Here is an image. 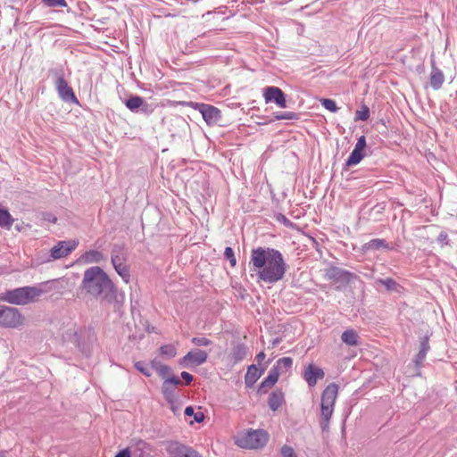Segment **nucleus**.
<instances>
[{
    "label": "nucleus",
    "instance_id": "f257e3e1",
    "mask_svg": "<svg viewBox=\"0 0 457 457\" xmlns=\"http://www.w3.org/2000/svg\"><path fill=\"white\" fill-rule=\"evenodd\" d=\"M250 270L257 280L275 284L281 280L287 271V263L282 253L270 247H257L251 251Z\"/></svg>",
    "mask_w": 457,
    "mask_h": 457
},
{
    "label": "nucleus",
    "instance_id": "f03ea898",
    "mask_svg": "<svg viewBox=\"0 0 457 457\" xmlns=\"http://www.w3.org/2000/svg\"><path fill=\"white\" fill-rule=\"evenodd\" d=\"M80 288L94 298L110 301L115 295V287L108 275L98 266L84 271Z\"/></svg>",
    "mask_w": 457,
    "mask_h": 457
},
{
    "label": "nucleus",
    "instance_id": "7ed1b4c3",
    "mask_svg": "<svg viewBox=\"0 0 457 457\" xmlns=\"http://www.w3.org/2000/svg\"><path fill=\"white\" fill-rule=\"evenodd\" d=\"M42 294L43 290L38 287H22L2 293L0 299L12 304L25 305L36 301Z\"/></svg>",
    "mask_w": 457,
    "mask_h": 457
},
{
    "label": "nucleus",
    "instance_id": "20e7f679",
    "mask_svg": "<svg viewBox=\"0 0 457 457\" xmlns=\"http://www.w3.org/2000/svg\"><path fill=\"white\" fill-rule=\"evenodd\" d=\"M269 441V434L262 429H248L237 434L235 444L241 448L260 449Z\"/></svg>",
    "mask_w": 457,
    "mask_h": 457
},
{
    "label": "nucleus",
    "instance_id": "39448f33",
    "mask_svg": "<svg viewBox=\"0 0 457 457\" xmlns=\"http://www.w3.org/2000/svg\"><path fill=\"white\" fill-rule=\"evenodd\" d=\"M338 395V386L335 383L329 384L322 392L320 399V416L322 418V428L328 426V422L334 411V406Z\"/></svg>",
    "mask_w": 457,
    "mask_h": 457
},
{
    "label": "nucleus",
    "instance_id": "423d86ee",
    "mask_svg": "<svg viewBox=\"0 0 457 457\" xmlns=\"http://www.w3.org/2000/svg\"><path fill=\"white\" fill-rule=\"evenodd\" d=\"M24 324V317L13 307L0 306V326L19 328Z\"/></svg>",
    "mask_w": 457,
    "mask_h": 457
},
{
    "label": "nucleus",
    "instance_id": "0eeeda50",
    "mask_svg": "<svg viewBox=\"0 0 457 457\" xmlns=\"http://www.w3.org/2000/svg\"><path fill=\"white\" fill-rule=\"evenodd\" d=\"M79 245L78 240L60 241L54 245L50 255L53 260L61 259L69 255Z\"/></svg>",
    "mask_w": 457,
    "mask_h": 457
},
{
    "label": "nucleus",
    "instance_id": "6e6552de",
    "mask_svg": "<svg viewBox=\"0 0 457 457\" xmlns=\"http://www.w3.org/2000/svg\"><path fill=\"white\" fill-rule=\"evenodd\" d=\"M195 109L202 114L208 125L218 123L220 120V112L218 108L205 104H195Z\"/></svg>",
    "mask_w": 457,
    "mask_h": 457
},
{
    "label": "nucleus",
    "instance_id": "1a4fd4ad",
    "mask_svg": "<svg viewBox=\"0 0 457 457\" xmlns=\"http://www.w3.org/2000/svg\"><path fill=\"white\" fill-rule=\"evenodd\" d=\"M54 85L62 100L65 102L78 103L72 88L68 85L67 81L62 75H57Z\"/></svg>",
    "mask_w": 457,
    "mask_h": 457
},
{
    "label": "nucleus",
    "instance_id": "9d476101",
    "mask_svg": "<svg viewBox=\"0 0 457 457\" xmlns=\"http://www.w3.org/2000/svg\"><path fill=\"white\" fill-rule=\"evenodd\" d=\"M263 97L266 103L274 102L280 108L287 107V101L283 91L277 87H268L264 89Z\"/></svg>",
    "mask_w": 457,
    "mask_h": 457
},
{
    "label": "nucleus",
    "instance_id": "9b49d317",
    "mask_svg": "<svg viewBox=\"0 0 457 457\" xmlns=\"http://www.w3.org/2000/svg\"><path fill=\"white\" fill-rule=\"evenodd\" d=\"M167 451L170 454V457H202L191 447L186 446L177 442L170 444Z\"/></svg>",
    "mask_w": 457,
    "mask_h": 457
},
{
    "label": "nucleus",
    "instance_id": "f8f14e48",
    "mask_svg": "<svg viewBox=\"0 0 457 457\" xmlns=\"http://www.w3.org/2000/svg\"><path fill=\"white\" fill-rule=\"evenodd\" d=\"M303 376L309 386H314L319 379L324 378L325 373L322 369L311 363L305 367Z\"/></svg>",
    "mask_w": 457,
    "mask_h": 457
},
{
    "label": "nucleus",
    "instance_id": "ddd939ff",
    "mask_svg": "<svg viewBox=\"0 0 457 457\" xmlns=\"http://www.w3.org/2000/svg\"><path fill=\"white\" fill-rule=\"evenodd\" d=\"M207 353L195 349L188 352L182 359L183 365L200 366L204 363L207 360Z\"/></svg>",
    "mask_w": 457,
    "mask_h": 457
},
{
    "label": "nucleus",
    "instance_id": "4468645a",
    "mask_svg": "<svg viewBox=\"0 0 457 457\" xmlns=\"http://www.w3.org/2000/svg\"><path fill=\"white\" fill-rule=\"evenodd\" d=\"M131 457H151L149 448L144 441H137L136 444L128 447Z\"/></svg>",
    "mask_w": 457,
    "mask_h": 457
},
{
    "label": "nucleus",
    "instance_id": "2eb2a0df",
    "mask_svg": "<svg viewBox=\"0 0 457 457\" xmlns=\"http://www.w3.org/2000/svg\"><path fill=\"white\" fill-rule=\"evenodd\" d=\"M445 81L443 72L435 66V62H432V71L430 73V86L435 89H439Z\"/></svg>",
    "mask_w": 457,
    "mask_h": 457
},
{
    "label": "nucleus",
    "instance_id": "dca6fc26",
    "mask_svg": "<svg viewBox=\"0 0 457 457\" xmlns=\"http://www.w3.org/2000/svg\"><path fill=\"white\" fill-rule=\"evenodd\" d=\"M126 106L131 112H137L139 108L142 109L144 112H148V104L145 103L144 99L140 96H132L126 101Z\"/></svg>",
    "mask_w": 457,
    "mask_h": 457
},
{
    "label": "nucleus",
    "instance_id": "f3484780",
    "mask_svg": "<svg viewBox=\"0 0 457 457\" xmlns=\"http://www.w3.org/2000/svg\"><path fill=\"white\" fill-rule=\"evenodd\" d=\"M349 273L336 267H331L326 270V277L328 279L333 280H345L347 279Z\"/></svg>",
    "mask_w": 457,
    "mask_h": 457
},
{
    "label": "nucleus",
    "instance_id": "a211bd4d",
    "mask_svg": "<svg viewBox=\"0 0 457 457\" xmlns=\"http://www.w3.org/2000/svg\"><path fill=\"white\" fill-rule=\"evenodd\" d=\"M261 371L255 365H251L245 377V382L247 386H252L260 378Z\"/></svg>",
    "mask_w": 457,
    "mask_h": 457
},
{
    "label": "nucleus",
    "instance_id": "6ab92c4d",
    "mask_svg": "<svg viewBox=\"0 0 457 457\" xmlns=\"http://www.w3.org/2000/svg\"><path fill=\"white\" fill-rule=\"evenodd\" d=\"M342 341L350 346H355L359 344V337L355 330L346 329L341 336Z\"/></svg>",
    "mask_w": 457,
    "mask_h": 457
},
{
    "label": "nucleus",
    "instance_id": "aec40b11",
    "mask_svg": "<svg viewBox=\"0 0 457 457\" xmlns=\"http://www.w3.org/2000/svg\"><path fill=\"white\" fill-rule=\"evenodd\" d=\"M279 371L278 370V368H272L268 377L262 381V383L260 386V391L262 390L265 387H271L275 383L278 381L279 377Z\"/></svg>",
    "mask_w": 457,
    "mask_h": 457
},
{
    "label": "nucleus",
    "instance_id": "412c9836",
    "mask_svg": "<svg viewBox=\"0 0 457 457\" xmlns=\"http://www.w3.org/2000/svg\"><path fill=\"white\" fill-rule=\"evenodd\" d=\"M111 260L113 266L125 263L126 253L124 249L120 246H115L112 252Z\"/></svg>",
    "mask_w": 457,
    "mask_h": 457
},
{
    "label": "nucleus",
    "instance_id": "4be33fe9",
    "mask_svg": "<svg viewBox=\"0 0 457 457\" xmlns=\"http://www.w3.org/2000/svg\"><path fill=\"white\" fill-rule=\"evenodd\" d=\"M284 401V395L281 392H273L269 397V406L272 411H277Z\"/></svg>",
    "mask_w": 457,
    "mask_h": 457
},
{
    "label": "nucleus",
    "instance_id": "5701e85b",
    "mask_svg": "<svg viewBox=\"0 0 457 457\" xmlns=\"http://www.w3.org/2000/svg\"><path fill=\"white\" fill-rule=\"evenodd\" d=\"M104 258V254L96 250L88 251L82 256L83 261L87 263L100 262Z\"/></svg>",
    "mask_w": 457,
    "mask_h": 457
},
{
    "label": "nucleus",
    "instance_id": "b1692460",
    "mask_svg": "<svg viewBox=\"0 0 457 457\" xmlns=\"http://www.w3.org/2000/svg\"><path fill=\"white\" fill-rule=\"evenodd\" d=\"M247 355V349L244 345H237L232 351V359L234 362H238L244 360Z\"/></svg>",
    "mask_w": 457,
    "mask_h": 457
},
{
    "label": "nucleus",
    "instance_id": "393cba45",
    "mask_svg": "<svg viewBox=\"0 0 457 457\" xmlns=\"http://www.w3.org/2000/svg\"><path fill=\"white\" fill-rule=\"evenodd\" d=\"M364 157V154L362 151L354 149L352 151L351 154L349 155L346 164L347 166H353L358 164L362 158Z\"/></svg>",
    "mask_w": 457,
    "mask_h": 457
},
{
    "label": "nucleus",
    "instance_id": "a878e982",
    "mask_svg": "<svg viewBox=\"0 0 457 457\" xmlns=\"http://www.w3.org/2000/svg\"><path fill=\"white\" fill-rule=\"evenodd\" d=\"M13 222L9 212L5 209H0V226L3 228H10Z\"/></svg>",
    "mask_w": 457,
    "mask_h": 457
},
{
    "label": "nucleus",
    "instance_id": "bb28decb",
    "mask_svg": "<svg viewBox=\"0 0 457 457\" xmlns=\"http://www.w3.org/2000/svg\"><path fill=\"white\" fill-rule=\"evenodd\" d=\"M293 360L290 357H283L280 358L274 368H278V370L280 372H286L292 368Z\"/></svg>",
    "mask_w": 457,
    "mask_h": 457
},
{
    "label": "nucleus",
    "instance_id": "cd10ccee",
    "mask_svg": "<svg viewBox=\"0 0 457 457\" xmlns=\"http://www.w3.org/2000/svg\"><path fill=\"white\" fill-rule=\"evenodd\" d=\"M113 268L126 283L129 281L130 273L128 266L125 263L115 265Z\"/></svg>",
    "mask_w": 457,
    "mask_h": 457
},
{
    "label": "nucleus",
    "instance_id": "c85d7f7f",
    "mask_svg": "<svg viewBox=\"0 0 457 457\" xmlns=\"http://www.w3.org/2000/svg\"><path fill=\"white\" fill-rule=\"evenodd\" d=\"M376 283L385 286L386 287V289L389 291H397L398 287H399L397 283L390 278H385V279L378 278L376 280Z\"/></svg>",
    "mask_w": 457,
    "mask_h": 457
},
{
    "label": "nucleus",
    "instance_id": "c756f323",
    "mask_svg": "<svg viewBox=\"0 0 457 457\" xmlns=\"http://www.w3.org/2000/svg\"><path fill=\"white\" fill-rule=\"evenodd\" d=\"M428 349H429L428 342L427 339H425L421 342L420 350L416 357L415 361L418 365L424 361Z\"/></svg>",
    "mask_w": 457,
    "mask_h": 457
},
{
    "label": "nucleus",
    "instance_id": "7c9ffc66",
    "mask_svg": "<svg viewBox=\"0 0 457 457\" xmlns=\"http://www.w3.org/2000/svg\"><path fill=\"white\" fill-rule=\"evenodd\" d=\"M366 249H379L381 247L386 248L387 245L385 240L383 239H372L365 245Z\"/></svg>",
    "mask_w": 457,
    "mask_h": 457
},
{
    "label": "nucleus",
    "instance_id": "2f4dec72",
    "mask_svg": "<svg viewBox=\"0 0 457 457\" xmlns=\"http://www.w3.org/2000/svg\"><path fill=\"white\" fill-rule=\"evenodd\" d=\"M160 352L162 355L172 358L176 355L177 349L173 345H165L160 348Z\"/></svg>",
    "mask_w": 457,
    "mask_h": 457
},
{
    "label": "nucleus",
    "instance_id": "473e14b6",
    "mask_svg": "<svg viewBox=\"0 0 457 457\" xmlns=\"http://www.w3.org/2000/svg\"><path fill=\"white\" fill-rule=\"evenodd\" d=\"M370 118V109L363 105L361 110L355 112V120H367Z\"/></svg>",
    "mask_w": 457,
    "mask_h": 457
},
{
    "label": "nucleus",
    "instance_id": "72a5a7b5",
    "mask_svg": "<svg viewBox=\"0 0 457 457\" xmlns=\"http://www.w3.org/2000/svg\"><path fill=\"white\" fill-rule=\"evenodd\" d=\"M280 455L281 457H298V454L295 453V449L287 445H284L280 448Z\"/></svg>",
    "mask_w": 457,
    "mask_h": 457
},
{
    "label": "nucleus",
    "instance_id": "f704fd0d",
    "mask_svg": "<svg viewBox=\"0 0 457 457\" xmlns=\"http://www.w3.org/2000/svg\"><path fill=\"white\" fill-rule=\"evenodd\" d=\"M180 384V379L177 377H171L170 378H167L162 386V392L163 394H166L167 389L169 386H176Z\"/></svg>",
    "mask_w": 457,
    "mask_h": 457
},
{
    "label": "nucleus",
    "instance_id": "c9c22d12",
    "mask_svg": "<svg viewBox=\"0 0 457 457\" xmlns=\"http://www.w3.org/2000/svg\"><path fill=\"white\" fill-rule=\"evenodd\" d=\"M275 119L278 120H296L298 119V115L293 112H280L275 115Z\"/></svg>",
    "mask_w": 457,
    "mask_h": 457
},
{
    "label": "nucleus",
    "instance_id": "e433bc0d",
    "mask_svg": "<svg viewBox=\"0 0 457 457\" xmlns=\"http://www.w3.org/2000/svg\"><path fill=\"white\" fill-rule=\"evenodd\" d=\"M321 104L324 108L332 112H336L338 110L336 102L331 99H322Z\"/></svg>",
    "mask_w": 457,
    "mask_h": 457
},
{
    "label": "nucleus",
    "instance_id": "4c0bfd02",
    "mask_svg": "<svg viewBox=\"0 0 457 457\" xmlns=\"http://www.w3.org/2000/svg\"><path fill=\"white\" fill-rule=\"evenodd\" d=\"M135 368L139 372L144 374L145 376H146V377H150L151 376L150 369L147 367V365L145 362H143V361H137V362H135Z\"/></svg>",
    "mask_w": 457,
    "mask_h": 457
},
{
    "label": "nucleus",
    "instance_id": "58836bf2",
    "mask_svg": "<svg viewBox=\"0 0 457 457\" xmlns=\"http://www.w3.org/2000/svg\"><path fill=\"white\" fill-rule=\"evenodd\" d=\"M152 366L154 369H155L162 376H164L166 375L167 373H169L170 371V369L168 366L166 365H162L161 363H159L158 361H152Z\"/></svg>",
    "mask_w": 457,
    "mask_h": 457
},
{
    "label": "nucleus",
    "instance_id": "ea45409f",
    "mask_svg": "<svg viewBox=\"0 0 457 457\" xmlns=\"http://www.w3.org/2000/svg\"><path fill=\"white\" fill-rule=\"evenodd\" d=\"M49 7H66L67 3L65 0H42Z\"/></svg>",
    "mask_w": 457,
    "mask_h": 457
},
{
    "label": "nucleus",
    "instance_id": "a19ab883",
    "mask_svg": "<svg viewBox=\"0 0 457 457\" xmlns=\"http://www.w3.org/2000/svg\"><path fill=\"white\" fill-rule=\"evenodd\" d=\"M224 255L228 260V262L231 264V266H233V267L236 266L237 260H236V257L234 255V251H233V249L231 247H226L225 248Z\"/></svg>",
    "mask_w": 457,
    "mask_h": 457
},
{
    "label": "nucleus",
    "instance_id": "79ce46f5",
    "mask_svg": "<svg viewBox=\"0 0 457 457\" xmlns=\"http://www.w3.org/2000/svg\"><path fill=\"white\" fill-rule=\"evenodd\" d=\"M191 341L196 346H207L212 343L211 340L204 337H193Z\"/></svg>",
    "mask_w": 457,
    "mask_h": 457
},
{
    "label": "nucleus",
    "instance_id": "37998d69",
    "mask_svg": "<svg viewBox=\"0 0 457 457\" xmlns=\"http://www.w3.org/2000/svg\"><path fill=\"white\" fill-rule=\"evenodd\" d=\"M365 146H366V138H365L364 136H361L358 138L357 143L354 145V149H357V150H360V151L363 152Z\"/></svg>",
    "mask_w": 457,
    "mask_h": 457
},
{
    "label": "nucleus",
    "instance_id": "c03bdc74",
    "mask_svg": "<svg viewBox=\"0 0 457 457\" xmlns=\"http://www.w3.org/2000/svg\"><path fill=\"white\" fill-rule=\"evenodd\" d=\"M447 238H448L447 234H446V233L442 232V233H440V234L438 235V237H437V241H438L439 243H441L442 245H446V244H447Z\"/></svg>",
    "mask_w": 457,
    "mask_h": 457
},
{
    "label": "nucleus",
    "instance_id": "a18cd8bd",
    "mask_svg": "<svg viewBox=\"0 0 457 457\" xmlns=\"http://www.w3.org/2000/svg\"><path fill=\"white\" fill-rule=\"evenodd\" d=\"M181 378L186 380L187 384H189L193 380V376L187 371L181 372Z\"/></svg>",
    "mask_w": 457,
    "mask_h": 457
},
{
    "label": "nucleus",
    "instance_id": "49530a36",
    "mask_svg": "<svg viewBox=\"0 0 457 457\" xmlns=\"http://www.w3.org/2000/svg\"><path fill=\"white\" fill-rule=\"evenodd\" d=\"M194 419L197 423H200L204 419V414L202 411H197L194 414Z\"/></svg>",
    "mask_w": 457,
    "mask_h": 457
},
{
    "label": "nucleus",
    "instance_id": "de8ad7c7",
    "mask_svg": "<svg viewBox=\"0 0 457 457\" xmlns=\"http://www.w3.org/2000/svg\"><path fill=\"white\" fill-rule=\"evenodd\" d=\"M115 457H131V454H129V451L127 448L121 450L120 452H119Z\"/></svg>",
    "mask_w": 457,
    "mask_h": 457
},
{
    "label": "nucleus",
    "instance_id": "09e8293b",
    "mask_svg": "<svg viewBox=\"0 0 457 457\" xmlns=\"http://www.w3.org/2000/svg\"><path fill=\"white\" fill-rule=\"evenodd\" d=\"M30 228V226L29 224H25L24 222H21V223H18L15 225V228L19 231V232H21L24 230V228Z\"/></svg>",
    "mask_w": 457,
    "mask_h": 457
},
{
    "label": "nucleus",
    "instance_id": "8fccbe9b",
    "mask_svg": "<svg viewBox=\"0 0 457 457\" xmlns=\"http://www.w3.org/2000/svg\"><path fill=\"white\" fill-rule=\"evenodd\" d=\"M195 413V412L194 408L192 406H187L185 409V415H187V416H194Z\"/></svg>",
    "mask_w": 457,
    "mask_h": 457
},
{
    "label": "nucleus",
    "instance_id": "3c124183",
    "mask_svg": "<svg viewBox=\"0 0 457 457\" xmlns=\"http://www.w3.org/2000/svg\"><path fill=\"white\" fill-rule=\"evenodd\" d=\"M264 358H265V353L263 352H261L256 355V360L258 362L262 361L264 360Z\"/></svg>",
    "mask_w": 457,
    "mask_h": 457
},
{
    "label": "nucleus",
    "instance_id": "603ef678",
    "mask_svg": "<svg viewBox=\"0 0 457 457\" xmlns=\"http://www.w3.org/2000/svg\"><path fill=\"white\" fill-rule=\"evenodd\" d=\"M170 387L171 386H169L168 389H167V392L166 394H164L166 399H168L169 401H171V393H170Z\"/></svg>",
    "mask_w": 457,
    "mask_h": 457
},
{
    "label": "nucleus",
    "instance_id": "864d4df0",
    "mask_svg": "<svg viewBox=\"0 0 457 457\" xmlns=\"http://www.w3.org/2000/svg\"><path fill=\"white\" fill-rule=\"evenodd\" d=\"M0 457H5L4 453H0Z\"/></svg>",
    "mask_w": 457,
    "mask_h": 457
}]
</instances>
